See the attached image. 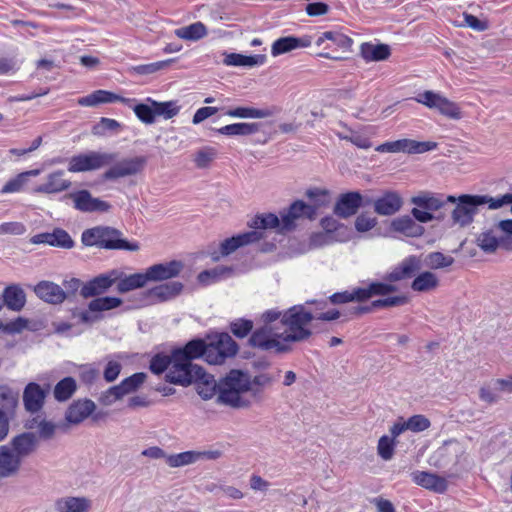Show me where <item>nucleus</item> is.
I'll return each instance as SVG.
<instances>
[{
    "mask_svg": "<svg viewBox=\"0 0 512 512\" xmlns=\"http://www.w3.org/2000/svg\"><path fill=\"white\" fill-rule=\"evenodd\" d=\"M116 153L89 151L72 156L68 162V171L72 173L86 172L100 169L104 166L112 165L103 174L106 181H114L119 178L134 176L143 171L146 166L147 158L145 156H136L117 160Z\"/></svg>",
    "mask_w": 512,
    "mask_h": 512,
    "instance_id": "f257e3e1",
    "label": "nucleus"
},
{
    "mask_svg": "<svg viewBox=\"0 0 512 512\" xmlns=\"http://www.w3.org/2000/svg\"><path fill=\"white\" fill-rule=\"evenodd\" d=\"M422 268L420 257L410 255L383 276V281H370L366 287H358L356 296L365 302L375 296H388L398 291L396 282L412 279Z\"/></svg>",
    "mask_w": 512,
    "mask_h": 512,
    "instance_id": "f03ea898",
    "label": "nucleus"
},
{
    "mask_svg": "<svg viewBox=\"0 0 512 512\" xmlns=\"http://www.w3.org/2000/svg\"><path fill=\"white\" fill-rule=\"evenodd\" d=\"M251 389L248 373L232 369L225 377L220 379V393L216 403L233 409H246L251 406V401L242 396Z\"/></svg>",
    "mask_w": 512,
    "mask_h": 512,
    "instance_id": "7ed1b4c3",
    "label": "nucleus"
},
{
    "mask_svg": "<svg viewBox=\"0 0 512 512\" xmlns=\"http://www.w3.org/2000/svg\"><path fill=\"white\" fill-rule=\"evenodd\" d=\"M429 464L448 476H454L467 469L470 466V460L463 444L456 439H450L431 454Z\"/></svg>",
    "mask_w": 512,
    "mask_h": 512,
    "instance_id": "20e7f679",
    "label": "nucleus"
},
{
    "mask_svg": "<svg viewBox=\"0 0 512 512\" xmlns=\"http://www.w3.org/2000/svg\"><path fill=\"white\" fill-rule=\"evenodd\" d=\"M123 233L111 226L99 225L86 229L81 234V242L87 247H98L106 250L138 251L137 241H129L122 237Z\"/></svg>",
    "mask_w": 512,
    "mask_h": 512,
    "instance_id": "39448f33",
    "label": "nucleus"
},
{
    "mask_svg": "<svg viewBox=\"0 0 512 512\" xmlns=\"http://www.w3.org/2000/svg\"><path fill=\"white\" fill-rule=\"evenodd\" d=\"M315 314L306 310L302 304L294 305L283 312L281 323L287 328L288 333H284L283 339L286 343L303 342L308 340L313 331L308 327Z\"/></svg>",
    "mask_w": 512,
    "mask_h": 512,
    "instance_id": "423d86ee",
    "label": "nucleus"
},
{
    "mask_svg": "<svg viewBox=\"0 0 512 512\" xmlns=\"http://www.w3.org/2000/svg\"><path fill=\"white\" fill-rule=\"evenodd\" d=\"M206 362L210 365H222L239 351V345L227 332L207 335Z\"/></svg>",
    "mask_w": 512,
    "mask_h": 512,
    "instance_id": "0eeeda50",
    "label": "nucleus"
},
{
    "mask_svg": "<svg viewBox=\"0 0 512 512\" xmlns=\"http://www.w3.org/2000/svg\"><path fill=\"white\" fill-rule=\"evenodd\" d=\"M203 376V367L193 364L172 350L171 366L165 374L166 382L188 387Z\"/></svg>",
    "mask_w": 512,
    "mask_h": 512,
    "instance_id": "6e6552de",
    "label": "nucleus"
},
{
    "mask_svg": "<svg viewBox=\"0 0 512 512\" xmlns=\"http://www.w3.org/2000/svg\"><path fill=\"white\" fill-rule=\"evenodd\" d=\"M284 333H279L273 325H262L252 331L248 345L262 351L274 350L276 354L290 353L292 345L283 339Z\"/></svg>",
    "mask_w": 512,
    "mask_h": 512,
    "instance_id": "1a4fd4ad",
    "label": "nucleus"
},
{
    "mask_svg": "<svg viewBox=\"0 0 512 512\" xmlns=\"http://www.w3.org/2000/svg\"><path fill=\"white\" fill-rule=\"evenodd\" d=\"M121 304L122 299L118 297L95 298L88 303L87 310L71 309V316L78 324L91 325L103 319L102 312L118 308Z\"/></svg>",
    "mask_w": 512,
    "mask_h": 512,
    "instance_id": "9d476101",
    "label": "nucleus"
},
{
    "mask_svg": "<svg viewBox=\"0 0 512 512\" xmlns=\"http://www.w3.org/2000/svg\"><path fill=\"white\" fill-rule=\"evenodd\" d=\"M480 206V195H468L463 194L456 197L454 203H449L448 209H450L451 219L453 224H459L460 226L469 225L477 213V209Z\"/></svg>",
    "mask_w": 512,
    "mask_h": 512,
    "instance_id": "9b49d317",
    "label": "nucleus"
},
{
    "mask_svg": "<svg viewBox=\"0 0 512 512\" xmlns=\"http://www.w3.org/2000/svg\"><path fill=\"white\" fill-rule=\"evenodd\" d=\"M437 147L436 142L432 141H416L412 139H399L396 141H389L382 143L376 147V151L380 153H407V154H421Z\"/></svg>",
    "mask_w": 512,
    "mask_h": 512,
    "instance_id": "f8f14e48",
    "label": "nucleus"
},
{
    "mask_svg": "<svg viewBox=\"0 0 512 512\" xmlns=\"http://www.w3.org/2000/svg\"><path fill=\"white\" fill-rule=\"evenodd\" d=\"M414 99L430 109L438 110L449 118L459 119L461 116L459 107L454 102L434 91H424L419 93Z\"/></svg>",
    "mask_w": 512,
    "mask_h": 512,
    "instance_id": "ddd939ff",
    "label": "nucleus"
},
{
    "mask_svg": "<svg viewBox=\"0 0 512 512\" xmlns=\"http://www.w3.org/2000/svg\"><path fill=\"white\" fill-rule=\"evenodd\" d=\"M262 238L263 233L260 231H248L237 234L222 241L219 245V251L212 252L211 258L213 261H219L221 257L228 256L238 248L258 242Z\"/></svg>",
    "mask_w": 512,
    "mask_h": 512,
    "instance_id": "4468645a",
    "label": "nucleus"
},
{
    "mask_svg": "<svg viewBox=\"0 0 512 512\" xmlns=\"http://www.w3.org/2000/svg\"><path fill=\"white\" fill-rule=\"evenodd\" d=\"M119 276L120 273L117 270H111L84 282L81 296L84 299L101 298L100 295L106 293L119 280Z\"/></svg>",
    "mask_w": 512,
    "mask_h": 512,
    "instance_id": "2eb2a0df",
    "label": "nucleus"
},
{
    "mask_svg": "<svg viewBox=\"0 0 512 512\" xmlns=\"http://www.w3.org/2000/svg\"><path fill=\"white\" fill-rule=\"evenodd\" d=\"M282 217V230L292 231L296 228L295 220L316 218V207L305 203L302 200L294 201L287 210L280 212Z\"/></svg>",
    "mask_w": 512,
    "mask_h": 512,
    "instance_id": "dca6fc26",
    "label": "nucleus"
},
{
    "mask_svg": "<svg viewBox=\"0 0 512 512\" xmlns=\"http://www.w3.org/2000/svg\"><path fill=\"white\" fill-rule=\"evenodd\" d=\"M455 200L456 197L453 195L444 196L443 194L423 191L418 195L413 196L411 198V203L424 210L433 212L443 209L445 212L448 210L449 203H454Z\"/></svg>",
    "mask_w": 512,
    "mask_h": 512,
    "instance_id": "f3484780",
    "label": "nucleus"
},
{
    "mask_svg": "<svg viewBox=\"0 0 512 512\" xmlns=\"http://www.w3.org/2000/svg\"><path fill=\"white\" fill-rule=\"evenodd\" d=\"M363 207V196L359 191H349L339 195L333 213L342 219L355 215Z\"/></svg>",
    "mask_w": 512,
    "mask_h": 512,
    "instance_id": "a211bd4d",
    "label": "nucleus"
},
{
    "mask_svg": "<svg viewBox=\"0 0 512 512\" xmlns=\"http://www.w3.org/2000/svg\"><path fill=\"white\" fill-rule=\"evenodd\" d=\"M35 295L45 303L60 305L66 300L62 286L48 280H42L32 287Z\"/></svg>",
    "mask_w": 512,
    "mask_h": 512,
    "instance_id": "6ab92c4d",
    "label": "nucleus"
},
{
    "mask_svg": "<svg viewBox=\"0 0 512 512\" xmlns=\"http://www.w3.org/2000/svg\"><path fill=\"white\" fill-rule=\"evenodd\" d=\"M184 268L179 260L154 264L146 269L148 281L160 282L177 277Z\"/></svg>",
    "mask_w": 512,
    "mask_h": 512,
    "instance_id": "aec40b11",
    "label": "nucleus"
},
{
    "mask_svg": "<svg viewBox=\"0 0 512 512\" xmlns=\"http://www.w3.org/2000/svg\"><path fill=\"white\" fill-rule=\"evenodd\" d=\"M31 242L34 244H48L63 249H71L75 245L69 233L62 228H55L51 233L36 234L31 238Z\"/></svg>",
    "mask_w": 512,
    "mask_h": 512,
    "instance_id": "412c9836",
    "label": "nucleus"
},
{
    "mask_svg": "<svg viewBox=\"0 0 512 512\" xmlns=\"http://www.w3.org/2000/svg\"><path fill=\"white\" fill-rule=\"evenodd\" d=\"M184 285L178 281H171L165 284L157 285L145 292L147 298L150 299V303H162L170 301L181 294Z\"/></svg>",
    "mask_w": 512,
    "mask_h": 512,
    "instance_id": "4be33fe9",
    "label": "nucleus"
},
{
    "mask_svg": "<svg viewBox=\"0 0 512 512\" xmlns=\"http://www.w3.org/2000/svg\"><path fill=\"white\" fill-rule=\"evenodd\" d=\"M312 44V36L303 35L297 36H285L276 39L271 47V54L276 57L288 52H291L300 48H307Z\"/></svg>",
    "mask_w": 512,
    "mask_h": 512,
    "instance_id": "5701e85b",
    "label": "nucleus"
},
{
    "mask_svg": "<svg viewBox=\"0 0 512 512\" xmlns=\"http://www.w3.org/2000/svg\"><path fill=\"white\" fill-rule=\"evenodd\" d=\"M47 390L36 382H29L23 391V403L26 411L37 413L43 408Z\"/></svg>",
    "mask_w": 512,
    "mask_h": 512,
    "instance_id": "b1692460",
    "label": "nucleus"
},
{
    "mask_svg": "<svg viewBox=\"0 0 512 512\" xmlns=\"http://www.w3.org/2000/svg\"><path fill=\"white\" fill-rule=\"evenodd\" d=\"M64 174L63 170H56L48 174L46 182L36 186L33 192L39 194H57L68 190L72 183L70 180L63 178Z\"/></svg>",
    "mask_w": 512,
    "mask_h": 512,
    "instance_id": "393cba45",
    "label": "nucleus"
},
{
    "mask_svg": "<svg viewBox=\"0 0 512 512\" xmlns=\"http://www.w3.org/2000/svg\"><path fill=\"white\" fill-rule=\"evenodd\" d=\"M403 205V199L396 191H385L374 201V211L381 216H390L397 213Z\"/></svg>",
    "mask_w": 512,
    "mask_h": 512,
    "instance_id": "a878e982",
    "label": "nucleus"
},
{
    "mask_svg": "<svg viewBox=\"0 0 512 512\" xmlns=\"http://www.w3.org/2000/svg\"><path fill=\"white\" fill-rule=\"evenodd\" d=\"M411 477L414 483L417 485L434 491L436 493H444L448 489L447 480L434 473L426 471H414L411 473Z\"/></svg>",
    "mask_w": 512,
    "mask_h": 512,
    "instance_id": "bb28decb",
    "label": "nucleus"
},
{
    "mask_svg": "<svg viewBox=\"0 0 512 512\" xmlns=\"http://www.w3.org/2000/svg\"><path fill=\"white\" fill-rule=\"evenodd\" d=\"M96 408L90 399H79L69 405L65 413V419L69 424H80L90 416Z\"/></svg>",
    "mask_w": 512,
    "mask_h": 512,
    "instance_id": "cd10ccee",
    "label": "nucleus"
},
{
    "mask_svg": "<svg viewBox=\"0 0 512 512\" xmlns=\"http://www.w3.org/2000/svg\"><path fill=\"white\" fill-rule=\"evenodd\" d=\"M10 444L11 450L23 460L36 451L38 439L32 432H23L13 437Z\"/></svg>",
    "mask_w": 512,
    "mask_h": 512,
    "instance_id": "c85d7f7f",
    "label": "nucleus"
},
{
    "mask_svg": "<svg viewBox=\"0 0 512 512\" xmlns=\"http://www.w3.org/2000/svg\"><path fill=\"white\" fill-rule=\"evenodd\" d=\"M3 307L19 312L26 305V294L19 284H11L4 288L2 293Z\"/></svg>",
    "mask_w": 512,
    "mask_h": 512,
    "instance_id": "c756f323",
    "label": "nucleus"
},
{
    "mask_svg": "<svg viewBox=\"0 0 512 512\" xmlns=\"http://www.w3.org/2000/svg\"><path fill=\"white\" fill-rule=\"evenodd\" d=\"M22 460L7 445L0 446V477L6 478L15 475Z\"/></svg>",
    "mask_w": 512,
    "mask_h": 512,
    "instance_id": "7c9ffc66",
    "label": "nucleus"
},
{
    "mask_svg": "<svg viewBox=\"0 0 512 512\" xmlns=\"http://www.w3.org/2000/svg\"><path fill=\"white\" fill-rule=\"evenodd\" d=\"M391 228L407 237H420L425 232V228L408 215L395 218L391 222Z\"/></svg>",
    "mask_w": 512,
    "mask_h": 512,
    "instance_id": "2f4dec72",
    "label": "nucleus"
},
{
    "mask_svg": "<svg viewBox=\"0 0 512 512\" xmlns=\"http://www.w3.org/2000/svg\"><path fill=\"white\" fill-rule=\"evenodd\" d=\"M206 340L202 338H193L184 346L172 349L183 358L193 362L195 359L204 358L206 361Z\"/></svg>",
    "mask_w": 512,
    "mask_h": 512,
    "instance_id": "473e14b6",
    "label": "nucleus"
},
{
    "mask_svg": "<svg viewBox=\"0 0 512 512\" xmlns=\"http://www.w3.org/2000/svg\"><path fill=\"white\" fill-rule=\"evenodd\" d=\"M360 55L367 62H379L386 60L391 55V50L387 44L365 42L361 44Z\"/></svg>",
    "mask_w": 512,
    "mask_h": 512,
    "instance_id": "72a5a7b5",
    "label": "nucleus"
},
{
    "mask_svg": "<svg viewBox=\"0 0 512 512\" xmlns=\"http://www.w3.org/2000/svg\"><path fill=\"white\" fill-rule=\"evenodd\" d=\"M279 111L280 109L275 106L263 109L254 107H236L228 109L225 112V115L236 118H267L275 115Z\"/></svg>",
    "mask_w": 512,
    "mask_h": 512,
    "instance_id": "f704fd0d",
    "label": "nucleus"
},
{
    "mask_svg": "<svg viewBox=\"0 0 512 512\" xmlns=\"http://www.w3.org/2000/svg\"><path fill=\"white\" fill-rule=\"evenodd\" d=\"M91 507V501L86 497H62L55 502L58 512H87Z\"/></svg>",
    "mask_w": 512,
    "mask_h": 512,
    "instance_id": "c9c22d12",
    "label": "nucleus"
},
{
    "mask_svg": "<svg viewBox=\"0 0 512 512\" xmlns=\"http://www.w3.org/2000/svg\"><path fill=\"white\" fill-rule=\"evenodd\" d=\"M248 226L254 229L253 231L266 229H277L280 232L284 231L282 230V219L280 220L274 213L257 214L248 222Z\"/></svg>",
    "mask_w": 512,
    "mask_h": 512,
    "instance_id": "e433bc0d",
    "label": "nucleus"
},
{
    "mask_svg": "<svg viewBox=\"0 0 512 512\" xmlns=\"http://www.w3.org/2000/svg\"><path fill=\"white\" fill-rule=\"evenodd\" d=\"M266 61V55L264 54H256V55H243L239 53H229L225 55L223 63L227 66H260L263 65Z\"/></svg>",
    "mask_w": 512,
    "mask_h": 512,
    "instance_id": "4c0bfd02",
    "label": "nucleus"
},
{
    "mask_svg": "<svg viewBox=\"0 0 512 512\" xmlns=\"http://www.w3.org/2000/svg\"><path fill=\"white\" fill-rule=\"evenodd\" d=\"M261 124L257 122L253 123H233L223 126L215 131L219 134L226 136H249L260 131Z\"/></svg>",
    "mask_w": 512,
    "mask_h": 512,
    "instance_id": "58836bf2",
    "label": "nucleus"
},
{
    "mask_svg": "<svg viewBox=\"0 0 512 512\" xmlns=\"http://www.w3.org/2000/svg\"><path fill=\"white\" fill-rule=\"evenodd\" d=\"M197 393L203 400H210L220 393V381L217 383L214 377L204 370V376L194 382Z\"/></svg>",
    "mask_w": 512,
    "mask_h": 512,
    "instance_id": "ea45409f",
    "label": "nucleus"
},
{
    "mask_svg": "<svg viewBox=\"0 0 512 512\" xmlns=\"http://www.w3.org/2000/svg\"><path fill=\"white\" fill-rule=\"evenodd\" d=\"M413 277V281L411 283V289L416 292H428L435 289L439 285V280L437 276L430 272L425 271Z\"/></svg>",
    "mask_w": 512,
    "mask_h": 512,
    "instance_id": "a19ab883",
    "label": "nucleus"
},
{
    "mask_svg": "<svg viewBox=\"0 0 512 512\" xmlns=\"http://www.w3.org/2000/svg\"><path fill=\"white\" fill-rule=\"evenodd\" d=\"M512 252V235L504 234L499 237L485 236L482 239V251L492 253L496 249Z\"/></svg>",
    "mask_w": 512,
    "mask_h": 512,
    "instance_id": "79ce46f5",
    "label": "nucleus"
},
{
    "mask_svg": "<svg viewBox=\"0 0 512 512\" xmlns=\"http://www.w3.org/2000/svg\"><path fill=\"white\" fill-rule=\"evenodd\" d=\"M77 390L76 380L67 376L61 379L54 387L53 395L58 402L69 400Z\"/></svg>",
    "mask_w": 512,
    "mask_h": 512,
    "instance_id": "37998d69",
    "label": "nucleus"
},
{
    "mask_svg": "<svg viewBox=\"0 0 512 512\" xmlns=\"http://www.w3.org/2000/svg\"><path fill=\"white\" fill-rule=\"evenodd\" d=\"M147 282L148 277L146 272L131 274L117 282V291L119 293H126L144 287Z\"/></svg>",
    "mask_w": 512,
    "mask_h": 512,
    "instance_id": "c03bdc74",
    "label": "nucleus"
},
{
    "mask_svg": "<svg viewBox=\"0 0 512 512\" xmlns=\"http://www.w3.org/2000/svg\"><path fill=\"white\" fill-rule=\"evenodd\" d=\"M175 34L184 40L197 41L207 35V28L202 22L198 21L176 29Z\"/></svg>",
    "mask_w": 512,
    "mask_h": 512,
    "instance_id": "a18cd8bd",
    "label": "nucleus"
},
{
    "mask_svg": "<svg viewBox=\"0 0 512 512\" xmlns=\"http://www.w3.org/2000/svg\"><path fill=\"white\" fill-rule=\"evenodd\" d=\"M146 101L154 106L155 116H162L164 119H171L178 115L180 111V106L177 104L176 100L158 102L148 97Z\"/></svg>",
    "mask_w": 512,
    "mask_h": 512,
    "instance_id": "49530a36",
    "label": "nucleus"
},
{
    "mask_svg": "<svg viewBox=\"0 0 512 512\" xmlns=\"http://www.w3.org/2000/svg\"><path fill=\"white\" fill-rule=\"evenodd\" d=\"M198 451H185L178 454H171L166 456V463L168 466L176 468L185 465H190L199 460Z\"/></svg>",
    "mask_w": 512,
    "mask_h": 512,
    "instance_id": "de8ad7c7",
    "label": "nucleus"
},
{
    "mask_svg": "<svg viewBox=\"0 0 512 512\" xmlns=\"http://www.w3.org/2000/svg\"><path fill=\"white\" fill-rule=\"evenodd\" d=\"M324 38H327V40L331 42V44H327L324 47L325 49H330L335 46L344 51H350L353 44V40L349 36L339 31H325Z\"/></svg>",
    "mask_w": 512,
    "mask_h": 512,
    "instance_id": "09e8293b",
    "label": "nucleus"
},
{
    "mask_svg": "<svg viewBox=\"0 0 512 512\" xmlns=\"http://www.w3.org/2000/svg\"><path fill=\"white\" fill-rule=\"evenodd\" d=\"M17 405V397L13 391L8 387H0V412L6 417L13 414Z\"/></svg>",
    "mask_w": 512,
    "mask_h": 512,
    "instance_id": "8fccbe9b",
    "label": "nucleus"
},
{
    "mask_svg": "<svg viewBox=\"0 0 512 512\" xmlns=\"http://www.w3.org/2000/svg\"><path fill=\"white\" fill-rule=\"evenodd\" d=\"M233 274V268L229 266H216L213 269L204 270L199 273L198 280L203 284H209V279L217 281Z\"/></svg>",
    "mask_w": 512,
    "mask_h": 512,
    "instance_id": "3c124183",
    "label": "nucleus"
},
{
    "mask_svg": "<svg viewBox=\"0 0 512 512\" xmlns=\"http://www.w3.org/2000/svg\"><path fill=\"white\" fill-rule=\"evenodd\" d=\"M253 327V321L246 318H237L229 323L231 333L239 339L251 335Z\"/></svg>",
    "mask_w": 512,
    "mask_h": 512,
    "instance_id": "603ef678",
    "label": "nucleus"
},
{
    "mask_svg": "<svg viewBox=\"0 0 512 512\" xmlns=\"http://www.w3.org/2000/svg\"><path fill=\"white\" fill-rule=\"evenodd\" d=\"M172 361V352L170 355L164 353L155 354L149 364L150 371L155 375H160L170 368Z\"/></svg>",
    "mask_w": 512,
    "mask_h": 512,
    "instance_id": "864d4df0",
    "label": "nucleus"
},
{
    "mask_svg": "<svg viewBox=\"0 0 512 512\" xmlns=\"http://www.w3.org/2000/svg\"><path fill=\"white\" fill-rule=\"evenodd\" d=\"M173 61V59H168L149 64H141L133 66L131 71L138 75H150L169 67Z\"/></svg>",
    "mask_w": 512,
    "mask_h": 512,
    "instance_id": "5fc2aeb1",
    "label": "nucleus"
},
{
    "mask_svg": "<svg viewBox=\"0 0 512 512\" xmlns=\"http://www.w3.org/2000/svg\"><path fill=\"white\" fill-rule=\"evenodd\" d=\"M132 109L138 119L143 123L152 124L155 122V108L151 103L147 101L146 103H138L135 104Z\"/></svg>",
    "mask_w": 512,
    "mask_h": 512,
    "instance_id": "6e6d98bb",
    "label": "nucleus"
},
{
    "mask_svg": "<svg viewBox=\"0 0 512 512\" xmlns=\"http://www.w3.org/2000/svg\"><path fill=\"white\" fill-rule=\"evenodd\" d=\"M74 202V208L78 211L87 213L92 199V194L86 189H82L73 193L68 194Z\"/></svg>",
    "mask_w": 512,
    "mask_h": 512,
    "instance_id": "4d7b16f0",
    "label": "nucleus"
},
{
    "mask_svg": "<svg viewBox=\"0 0 512 512\" xmlns=\"http://www.w3.org/2000/svg\"><path fill=\"white\" fill-rule=\"evenodd\" d=\"M396 442L393 438L383 435L378 440L377 452L383 460H390L394 455Z\"/></svg>",
    "mask_w": 512,
    "mask_h": 512,
    "instance_id": "13d9d810",
    "label": "nucleus"
},
{
    "mask_svg": "<svg viewBox=\"0 0 512 512\" xmlns=\"http://www.w3.org/2000/svg\"><path fill=\"white\" fill-rule=\"evenodd\" d=\"M409 302V297L401 294V295H394V296H387L385 298H380L373 300V306H377L378 309H385V308H391V307H398L405 305Z\"/></svg>",
    "mask_w": 512,
    "mask_h": 512,
    "instance_id": "bf43d9fd",
    "label": "nucleus"
},
{
    "mask_svg": "<svg viewBox=\"0 0 512 512\" xmlns=\"http://www.w3.org/2000/svg\"><path fill=\"white\" fill-rule=\"evenodd\" d=\"M147 375L144 372H137L123 379L120 383L126 394L133 393L145 382Z\"/></svg>",
    "mask_w": 512,
    "mask_h": 512,
    "instance_id": "052dcab7",
    "label": "nucleus"
},
{
    "mask_svg": "<svg viewBox=\"0 0 512 512\" xmlns=\"http://www.w3.org/2000/svg\"><path fill=\"white\" fill-rule=\"evenodd\" d=\"M95 93V100L96 104H102V103H114V102H122L124 104H128L132 99L122 97L120 95H117L113 92L107 91V90H96Z\"/></svg>",
    "mask_w": 512,
    "mask_h": 512,
    "instance_id": "680f3d73",
    "label": "nucleus"
},
{
    "mask_svg": "<svg viewBox=\"0 0 512 512\" xmlns=\"http://www.w3.org/2000/svg\"><path fill=\"white\" fill-rule=\"evenodd\" d=\"M62 285L63 293L66 295V300H71L76 296L77 292L81 295V289L84 286V282L79 278L72 277L70 279H65Z\"/></svg>",
    "mask_w": 512,
    "mask_h": 512,
    "instance_id": "e2e57ef3",
    "label": "nucleus"
},
{
    "mask_svg": "<svg viewBox=\"0 0 512 512\" xmlns=\"http://www.w3.org/2000/svg\"><path fill=\"white\" fill-rule=\"evenodd\" d=\"M512 203V193H506L499 197H491L488 195H482V205H488L491 210L498 209L504 205Z\"/></svg>",
    "mask_w": 512,
    "mask_h": 512,
    "instance_id": "0e129e2a",
    "label": "nucleus"
},
{
    "mask_svg": "<svg viewBox=\"0 0 512 512\" xmlns=\"http://www.w3.org/2000/svg\"><path fill=\"white\" fill-rule=\"evenodd\" d=\"M431 425L430 420L421 414L413 415L406 421V427L412 432H422L428 429Z\"/></svg>",
    "mask_w": 512,
    "mask_h": 512,
    "instance_id": "69168bd1",
    "label": "nucleus"
},
{
    "mask_svg": "<svg viewBox=\"0 0 512 512\" xmlns=\"http://www.w3.org/2000/svg\"><path fill=\"white\" fill-rule=\"evenodd\" d=\"M306 196L314 203L312 206L316 210L328 203V191L320 188H310L306 191Z\"/></svg>",
    "mask_w": 512,
    "mask_h": 512,
    "instance_id": "338daca9",
    "label": "nucleus"
},
{
    "mask_svg": "<svg viewBox=\"0 0 512 512\" xmlns=\"http://www.w3.org/2000/svg\"><path fill=\"white\" fill-rule=\"evenodd\" d=\"M215 154L213 148L201 149L195 154L194 163L198 168H207L215 158Z\"/></svg>",
    "mask_w": 512,
    "mask_h": 512,
    "instance_id": "774afa93",
    "label": "nucleus"
}]
</instances>
